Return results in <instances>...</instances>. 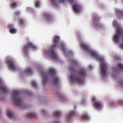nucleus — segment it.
I'll return each mask as SVG.
<instances>
[{
	"instance_id": "26",
	"label": "nucleus",
	"mask_w": 123,
	"mask_h": 123,
	"mask_svg": "<svg viewBox=\"0 0 123 123\" xmlns=\"http://www.w3.org/2000/svg\"><path fill=\"white\" fill-rule=\"evenodd\" d=\"M118 67L119 68L121 69L122 70H123V65L120 63L118 64Z\"/></svg>"
},
{
	"instance_id": "22",
	"label": "nucleus",
	"mask_w": 123,
	"mask_h": 123,
	"mask_svg": "<svg viewBox=\"0 0 123 123\" xmlns=\"http://www.w3.org/2000/svg\"><path fill=\"white\" fill-rule=\"evenodd\" d=\"M40 2L38 0H37L36 2L35 3V5L37 7H40Z\"/></svg>"
},
{
	"instance_id": "13",
	"label": "nucleus",
	"mask_w": 123,
	"mask_h": 123,
	"mask_svg": "<svg viewBox=\"0 0 123 123\" xmlns=\"http://www.w3.org/2000/svg\"><path fill=\"white\" fill-rule=\"evenodd\" d=\"M80 9V6L78 4H75L73 6V9L75 12H79Z\"/></svg>"
},
{
	"instance_id": "36",
	"label": "nucleus",
	"mask_w": 123,
	"mask_h": 123,
	"mask_svg": "<svg viewBox=\"0 0 123 123\" xmlns=\"http://www.w3.org/2000/svg\"><path fill=\"white\" fill-rule=\"evenodd\" d=\"M119 84L121 87H123V81H122L120 82Z\"/></svg>"
},
{
	"instance_id": "6",
	"label": "nucleus",
	"mask_w": 123,
	"mask_h": 123,
	"mask_svg": "<svg viewBox=\"0 0 123 123\" xmlns=\"http://www.w3.org/2000/svg\"><path fill=\"white\" fill-rule=\"evenodd\" d=\"M49 73L52 74L54 78V79L53 84H57L58 83L59 79L57 77L55 70L53 69H50L49 70Z\"/></svg>"
},
{
	"instance_id": "11",
	"label": "nucleus",
	"mask_w": 123,
	"mask_h": 123,
	"mask_svg": "<svg viewBox=\"0 0 123 123\" xmlns=\"http://www.w3.org/2000/svg\"><path fill=\"white\" fill-rule=\"evenodd\" d=\"M43 17L46 20L48 21H50L52 19V16L50 14L47 13H44Z\"/></svg>"
},
{
	"instance_id": "24",
	"label": "nucleus",
	"mask_w": 123,
	"mask_h": 123,
	"mask_svg": "<svg viewBox=\"0 0 123 123\" xmlns=\"http://www.w3.org/2000/svg\"><path fill=\"white\" fill-rule=\"evenodd\" d=\"M26 72L27 73L31 74L32 73V72L31 71V69L30 68H28L26 69Z\"/></svg>"
},
{
	"instance_id": "18",
	"label": "nucleus",
	"mask_w": 123,
	"mask_h": 123,
	"mask_svg": "<svg viewBox=\"0 0 123 123\" xmlns=\"http://www.w3.org/2000/svg\"><path fill=\"white\" fill-rule=\"evenodd\" d=\"M81 120H87L88 119L89 117L88 115L86 114L83 115L81 116Z\"/></svg>"
},
{
	"instance_id": "29",
	"label": "nucleus",
	"mask_w": 123,
	"mask_h": 123,
	"mask_svg": "<svg viewBox=\"0 0 123 123\" xmlns=\"http://www.w3.org/2000/svg\"><path fill=\"white\" fill-rule=\"evenodd\" d=\"M99 18L98 17L95 16L94 17V21L98 22L99 20Z\"/></svg>"
},
{
	"instance_id": "37",
	"label": "nucleus",
	"mask_w": 123,
	"mask_h": 123,
	"mask_svg": "<svg viewBox=\"0 0 123 123\" xmlns=\"http://www.w3.org/2000/svg\"><path fill=\"white\" fill-rule=\"evenodd\" d=\"M42 112L44 114H45V110L44 109H43L42 111Z\"/></svg>"
},
{
	"instance_id": "34",
	"label": "nucleus",
	"mask_w": 123,
	"mask_h": 123,
	"mask_svg": "<svg viewBox=\"0 0 123 123\" xmlns=\"http://www.w3.org/2000/svg\"><path fill=\"white\" fill-rule=\"evenodd\" d=\"M60 97L61 99L62 100H64L66 99L65 97L64 96L61 95H60Z\"/></svg>"
},
{
	"instance_id": "3",
	"label": "nucleus",
	"mask_w": 123,
	"mask_h": 123,
	"mask_svg": "<svg viewBox=\"0 0 123 123\" xmlns=\"http://www.w3.org/2000/svg\"><path fill=\"white\" fill-rule=\"evenodd\" d=\"M113 25L117 28L116 29V34L115 35L114 38V41L116 43L118 41L120 36L123 35V30L119 26H118L117 22L114 21L113 23Z\"/></svg>"
},
{
	"instance_id": "10",
	"label": "nucleus",
	"mask_w": 123,
	"mask_h": 123,
	"mask_svg": "<svg viewBox=\"0 0 123 123\" xmlns=\"http://www.w3.org/2000/svg\"><path fill=\"white\" fill-rule=\"evenodd\" d=\"M6 63L8 65V67L10 69L12 70H15V67L13 62L10 61H7Z\"/></svg>"
},
{
	"instance_id": "31",
	"label": "nucleus",
	"mask_w": 123,
	"mask_h": 123,
	"mask_svg": "<svg viewBox=\"0 0 123 123\" xmlns=\"http://www.w3.org/2000/svg\"><path fill=\"white\" fill-rule=\"evenodd\" d=\"M17 2H13L12 3V6L13 7H15L17 6Z\"/></svg>"
},
{
	"instance_id": "1",
	"label": "nucleus",
	"mask_w": 123,
	"mask_h": 123,
	"mask_svg": "<svg viewBox=\"0 0 123 123\" xmlns=\"http://www.w3.org/2000/svg\"><path fill=\"white\" fill-rule=\"evenodd\" d=\"M81 47L86 51L89 53L92 57L97 58L101 61L100 63L101 65L102 74L103 76L105 77L106 76V71L107 70V66L103 60V58L98 55L95 51L92 50L84 44H82Z\"/></svg>"
},
{
	"instance_id": "15",
	"label": "nucleus",
	"mask_w": 123,
	"mask_h": 123,
	"mask_svg": "<svg viewBox=\"0 0 123 123\" xmlns=\"http://www.w3.org/2000/svg\"><path fill=\"white\" fill-rule=\"evenodd\" d=\"M72 63L73 65H72L70 68H69V70L71 72H74L75 70L74 69V68L75 65L77 64L76 62L74 61H72Z\"/></svg>"
},
{
	"instance_id": "38",
	"label": "nucleus",
	"mask_w": 123,
	"mask_h": 123,
	"mask_svg": "<svg viewBox=\"0 0 123 123\" xmlns=\"http://www.w3.org/2000/svg\"><path fill=\"white\" fill-rule=\"evenodd\" d=\"M89 68L90 70H91L92 69V67L91 66H89Z\"/></svg>"
},
{
	"instance_id": "32",
	"label": "nucleus",
	"mask_w": 123,
	"mask_h": 123,
	"mask_svg": "<svg viewBox=\"0 0 123 123\" xmlns=\"http://www.w3.org/2000/svg\"><path fill=\"white\" fill-rule=\"evenodd\" d=\"M13 27V25L12 24L9 25V26H8V28H9L10 30V29H11L12 28H13L12 27Z\"/></svg>"
},
{
	"instance_id": "28",
	"label": "nucleus",
	"mask_w": 123,
	"mask_h": 123,
	"mask_svg": "<svg viewBox=\"0 0 123 123\" xmlns=\"http://www.w3.org/2000/svg\"><path fill=\"white\" fill-rule=\"evenodd\" d=\"M56 117H58L60 116L61 114L59 112L57 111H56L54 113Z\"/></svg>"
},
{
	"instance_id": "35",
	"label": "nucleus",
	"mask_w": 123,
	"mask_h": 123,
	"mask_svg": "<svg viewBox=\"0 0 123 123\" xmlns=\"http://www.w3.org/2000/svg\"><path fill=\"white\" fill-rule=\"evenodd\" d=\"M122 40L123 41V37H122ZM120 48L123 49V44H121L120 45Z\"/></svg>"
},
{
	"instance_id": "19",
	"label": "nucleus",
	"mask_w": 123,
	"mask_h": 123,
	"mask_svg": "<svg viewBox=\"0 0 123 123\" xmlns=\"http://www.w3.org/2000/svg\"><path fill=\"white\" fill-rule=\"evenodd\" d=\"M36 117V115L34 113H31L28 114L27 116V117L28 118H35Z\"/></svg>"
},
{
	"instance_id": "7",
	"label": "nucleus",
	"mask_w": 123,
	"mask_h": 123,
	"mask_svg": "<svg viewBox=\"0 0 123 123\" xmlns=\"http://www.w3.org/2000/svg\"><path fill=\"white\" fill-rule=\"evenodd\" d=\"M69 77L73 83L76 82L81 83L83 82V80L81 78H79L78 77H75L73 75H71L69 76Z\"/></svg>"
},
{
	"instance_id": "27",
	"label": "nucleus",
	"mask_w": 123,
	"mask_h": 123,
	"mask_svg": "<svg viewBox=\"0 0 123 123\" xmlns=\"http://www.w3.org/2000/svg\"><path fill=\"white\" fill-rule=\"evenodd\" d=\"M51 2L52 4L53 5L55 6L56 4V0H51Z\"/></svg>"
},
{
	"instance_id": "33",
	"label": "nucleus",
	"mask_w": 123,
	"mask_h": 123,
	"mask_svg": "<svg viewBox=\"0 0 123 123\" xmlns=\"http://www.w3.org/2000/svg\"><path fill=\"white\" fill-rule=\"evenodd\" d=\"M61 48L63 50H65V47L64 44H62V45Z\"/></svg>"
},
{
	"instance_id": "21",
	"label": "nucleus",
	"mask_w": 123,
	"mask_h": 123,
	"mask_svg": "<svg viewBox=\"0 0 123 123\" xmlns=\"http://www.w3.org/2000/svg\"><path fill=\"white\" fill-rule=\"evenodd\" d=\"M75 114V112L73 111H71L69 114H68L67 116L68 118H70L71 117L74 116Z\"/></svg>"
},
{
	"instance_id": "2",
	"label": "nucleus",
	"mask_w": 123,
	"mask_h": 123,
	"mask_svg": "<svg viewBox=\"0 0 123 123\" xmlns=\"http://www.w3.org/2000/svg\"><path fill=\"white\" fill-rule=\"evenodd\" d=\"M60 37L55 35L53 38L54 45L52 47L50 50H48L47 51L46 53L49 56L55 59H57L58 56L55 52L54 50L55 48L58 47V43L60 40Z\"/></svg>"
},
{
	"instance_id": "16",
	"label": "nucleus",
	"mask_w": 123,
	"mask_h": 123,
	"mask_svg": "<svg viewBox=\"0 0 123 123\" xmlns=\"http://www.w3.org/2000/svg\"><path fill=\"white\" fill-rule=\"evenodd\" d=\"M78 73L82 77H85L86 75V71L84 69H80Z\"/></svg>"
},
{
	"instance_id": "12",
	"label": "nucleus",
	"mask_w": 123,
	"mask_h": 123,
	"mask_svg": "<svg viewBox=\"0 0 123 123\" xmlns=\"http://www.w3.org/2000/svg\"><path fill=\"white\" fill-rule=\"evenodd\" d=\"M41 74L43 76V79L42 82L43 84H46L47 81L48 76L47 74L44 72H42Z\"/></svg>"
},
{
	"instance_id": "30",
	"label": "nucleus",
	"mask_w": 123,
	"mask_h": 123,
	"mask_svg": "<svg viewBox=\"0 0 123 123\" xmlns=\"http://www.w3.org/2000/svg\"><path fill=\"white\" fill-rule=\"evenodd\" d=\"M20 14V12L19 11H17L15 12V14L19 16Z\"/></svg>"
},
{
	"instance_id": "5",
	"label": "nucleus",
	"mask_w": 123,
	"mask_h": 123,
	"mask_svg": "<svg viewBox=\"0 0 123 123\" xmlns=\"http://www.w3.org/2000/svg\"><path fill=\"white\" fill-rule=\"evenodd\" d=\"M30 48L34 49H37V47L35 45L31 42H28L27 43L26 45L23 48V50L25 53H26Z\"/></svg>"
},
{
	"instance_id": "9",
	"label": "nucleus",
	"mask_w": 123,
	"mask_h": 123,
	"mask_svg": "<svg viewBox=\"0 0 123 123\" xmlns=\"http://www.w3.org/2000/svg\"><path fill=\"white\" fill-rule=\"evenodd\" d=\"M115 11L116 14L117 18L119 19L122 17H123V10L118 9H116Z\"/></svg>"
},
{
	"instance_id": "4",
	"label": "nucleus",
	"mask_w": 123,
	"mask_h": 123,
	"mask_svg": "<svg viewBox=\"0 0 123 123\" xmlns=\"http://www.w3.org/2000/svg\"><path fill=\"white\" fill-rule=\"evenodd\" d=\"M19 92L17 91L13 92L12 98L15 105L20 107L22 105L23 101L19 97Z\"/></svg>"
},
{
	"instance_id": "14",
	"label": "nucleus",
	"mask_w": 123,
	"mask_h": 123,
	"mask_svg": "<svg viewBox=\"0 0 123 123\" xmlns=\"http://www.w3.org/2000/svg\"><path fill=\"white\" fill-rule=\"evenodd\" d=\"M1 81L0 79V90H2L4 92H6L8 91V90L6 87L1 84Z\"/></svg>"
},
{
	"instance_id": "23",
	"label": "nucleus",
	"mask_w": 123,
	"mask_h": 123,
	"mask_svg": "<svg viewBox=\"0 0 123 123\" xmlns=\"http://www.w3.org/2000/svg\"><path fill=\"white\" fill-rule=\"evenodd\" d=\"M9 32L13 34L16 33L17 32V31L14 28H12L10 29Z\"/></svg>"
},
{
	"instance_id": "8",
	"label": "nucleus",
	"mask_w": 123,
	"mask_h": 123,
	"mask_svg": "<svg viewBox=\"0 0 123 123\" xmlns=\"http://www.w3.org/2000/svg\"><path fill=\"white\" fill-rule=\"evenodd\" d=\"M92 101L95 102L93 105V106L96 109L100 108L101 105L100 102L99 101H96L95 98L93 97L92 99Z\"/></svg>"
},
{
	"instance_id": "20",
	"label": "nucleus",
	"mask_w": 123,
	"mask_h": 123,
	"mask_svg": "<svg viewBox=\"0 0 123 123\" xmlns=\"http://www.w3.org/2000/svg\"><path fill=\"white\" fill-rule=\"evenodd\" d=\"M18 22L19 25H20L21 24H24L25 22V21L23 19L20 18L18 20Z\"/></svg>"
},
{
	"instance_id": "17",
	"label": "nucleus",
	"mask_w": 123,
	"mask_h": 123,
	"mask_svg": "<svg viewBox=\"0 0 123 123\" xmlns=\"http://www.w3.org/2000/svg\"><path fill=\"white\" fill-rule=\"evenodd\" d=\"M7 116L10 119H12L14 117L13 114L10 111H8L7 112Z\"/></svg>"
},
{
	"instance_id": "25",
	"label": "nucleus",
	"mask_w": 123,
	"mask_h": 123,
	"mask_svg": "<svg viewBox=\"0 0 123 123\" xmlns=\"http://www.w3.org/2000/svg\"><path fill=\"white\" fill-rule=\"evenodd\" d=\"M31 85L35 87H36L37 86L36 83L33 81H31Z\"/></svg>"
}]
</instances>
